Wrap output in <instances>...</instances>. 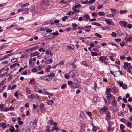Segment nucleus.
Wrapping results in <instances>:
<instances>
[{
    "label": "nucleus",
    "instance_id": "nucleus-1",
    "mask_svg": "<svg viewBox=\"0 0 132 132\" xmlns=\"http://www.w3.org/2000/svg\"><path fill=\"white\" fill-rule=\"evenodd\" d=\"M48 1L47 0L43 1L41 4V6L42 8L44 10L46 9L48 7Z\"/></svg>",
    "mask_w": 132,
    "mask_h": 132
},
{
    "label": "nucleus",
    "instance_id": "nucleus-2",
    "mask_svg": "<svg viewBox=\"0 0 132 132\" xmlns=\"http://www.w3.org/2000/svg\"><path fill=\"white\" fill-rule=\"evenodd\" d=\"M69 75L72 78H75L78 76V74L74 70H72L69 73Z\"/></svg>",
    "mask_w": 132,
    "mask_h": 132
},
{
    "label": "nucleus",
    "instance_id": "nucleus-3",
    "mask_svg": "<svg viewBox=\"0 0 132 132\" xmlns=\"http://www.w3.org/2000/svg\"><path fill=\"white\" fill-rule=\"evenodd\" d=\"M119 24L122 27L125 28H126L127 27V23L125 21H120L119 22Z\"/></svg>",
    "mask_w": 132,
    "mask_h": 132
},
{
    "label": "nucleus",
    "instance_id": "nucleus-4",
    "mask_svg": "<svg viewBox=\"0 0 132 132\" xmlns=\"http://www.w3.org/2000/svg\"><path fill=\"white\" fill-rule=\"evenodd\" d=\"M117 103L116 101H113L111 102L112 105L113 107V110L114 111H117V110L116 106Z\"/></svg>",
    "mask_w": 132,
    "mask_h": 132
},
{
    "label": "nucleus",
    "instance_id": "nucleus-5",
    "mask_svg": "<svg viewBox=\"0 0 132 132\" xmlns=\"http://www.w3.org/2000/svg\"><path fill=\"white\" fill-rule=\"evenodd\" d=\"M40 79L41 80H43L44 79H45L47 81H51L52 80V78L51 79H49L47 78V77L46 76H42L40 77Z\"/></svg>",
    "mask_w": 132,
    "mask_h": 132
},
{
    "label": "nucleus",
    "instance_id": "nucleus-6",
    "mask_svg": "<svg viewBox=\"0 0 132 132\" xmlns=\"http://www.w3.org/2000/svg\"><path fill=\"white\" fill-rule=\"evenodd\" d=\"M80 86L77 83H73L72 86V88H79Z\"/></svg>",
    "mask_w": 132,
    "mask_h": 132
},
{
    "label": "nucleus",
    "instance_id": "nucleus-7",
    "mask_svg": "<svg viewBox=\"0 0 132 132\" xmlns=\"http://www.w3.org/2000/svg\"><path fill=\"white\" fill-rule=\"evenodd\" d=\"M83 17H85V18H84V20L85 21H87L89 20L90 19V17L89 15H84L83 16Z\"/></svg>",
    "mask_w": 132,
    "mask_h": 132
},
{
    "label": "nucleus",
    "instance_id": "nucleus-8",
    "mask_svg": "<svg viewBox=\"0 0 132 132\" xmlns=\"http://www.w3.org/2000/svg\"><path fill=\"white\" fill-rule=\"evenodd\" d=\"M112 89L113 90L112 92L113 93H115L118 92V88L116 87H113L112 88Z\"/></svg>",
    "mask_w": 132,
    "mask_h": 132
},
{
    "label": "nucleus",
    "instance_id": "nucleus-9",
    "mask_svg": "<svg viewBox=\"0 0 132 132\" xmlns=\"http://www.w3.org/2000/svg\"><path fill=\"white\" fill-rule=\"evenodd\" d=\"M111 20L108 19H105V21L106 22V23L107 24L111 25L112 23H113V22L112 21H110Z\"/></svg>",
    "mask_w": 132,
    "mask_h": 132
},
{
    "label": "nucleus",
    "instance_id": "nucleus-10",
    "mask_svg": "<svg viewBox=\"0 0 132 132\" xmlns=\"http://www.w3.org/2000/svg\"><path fill=\"white\" fill-rule=\"evenodd\" d=\"M29 56L26 53H24L22 54L20 57L21 59L23 58H27Z\"/></svg>",
    "mask_w": 132,
    "mask_h": 132
},
{
    "label": "nucleus",
    "instance_id": "nucleus-11",
    "mask_svg": "<svg viewBox=\"0 0 132 132\" xmlns=\"http://www.w3.org/2000/svg\"><path fill=\"white\" fill-rule=\"evenodd\" d=\"M39 53L37 51L35 52H33L31 53L30 55L31 56H34L38 55L39 54Z\"/></svg>",
    "mask_w": 132,
    "mask_h": 132
},
{
    "label": "nucleus",
    "instance_id": "nucleus-12",
    "mask_svg": "<svg viewBox=\"0 0 132 132\" xmlns=\"http://www.w3.org/2000/svg\"><path fill=\"white\" fill-rule=\"evenodd\" d=\"M91 24L92 25H96L99 27H101V24L100 23L97 22H93Z\"/></svg>",
    "mask_w": 132,
    "mask_h": 132
},
{
    "label": "nucleus",
    "instance_id": "nucleus-13",
    "mask_svg": "<svg viewBox=\"0 0 132 132\" xmlns=\"http://www.w3.org/2000/svg\"><path fill=\"white\" fill-rule=\"evenodd\" d=\"M53 101L52 100H48L47 101V103L48 105H52L53 103Z\"/></svg>",
    "mask_w": 132,
    "mask_h": 132
},
{
    "label": "nucleus",
    "instance_id": "nucleus-14",
    "mask_svg": "<svg viewBox=\"0 0 132 132\" xmlns=\"http://www.w3.org/2000/svg\"><path fill=\"white\" fill-rule=\"evenodd\" d=\"M126 125L128 127L130 128H132V124L130 122H127L126 123Z\"/></svg>",
    "mask_w": 132,
    "mask_h": 132
},
{
    "label": "nucleus",
    "instance_id": "nucleus-15",
    "mask_svg": "<svg viewBox=\"0 0 132 132\" xmlns=\"http://www.w3.org/2000/svg\"><path fill=\"white\" fill-rule=\"evenodd\" d=\"M111 89L109 87H106L105 92V94H107V93L110 94L109 93H111Z\"/></svg>",
    "mask_w": 132,
    "mask_h": 132
},
{
    "label": "nucleus",
    "instance_id": "nucleus-16",
    "mask_svg": "<svg viewBox=\"0 0 132 132\" xmlns=\"http://www.w3.org/2000/svg\"><path fill=\"white\" fill-rule=\"evenodd\" d=\"M106 94V98L108 100H110L112 98V95L110 94Z\"/></svg>",
    "mask_w": 132,
    "mask_h": 132
},
{
    "label": "nucleus",
    "instance_id": "nucleus-17",
    "mask_svg": "<svg viewBox=\"0 0 132 132\" xmlns=\"http://www.w3.org/2000/svg\"><path fill=\"white\" fill-rule=\"evenodd\" d=\"M124 64L126 65L127 68H129L131 65V64L130 63H128L127 62H125L124 63Z\"/></svg>",
    "mask_w": 132,
    "mask_h": 132
},
{
    "label": "nucleus",
    "instance_id": "nucleus-18",
    "mask_svg": "<svg viewBox=\"0 0 132 132\" xmlns=\"http://www.w3.org/2000/svg\"><path fill=\"white\" fill-rule=\"evenodd\" d=\"M111 11L112 13H114V14L115 15L116 14V13H118V12L117 11V10L116 9H111Z\"/></svg>",
    "mask_w": 132,
    "mask_h": 132
},
{
    "label": "nucleus",
    "instance_id": "nucleus-19",
    "mask_svg": "<svg viewBox=\"0 0 132 132\" xmlns=\"http://www.w3.org/2000/svg\"><path fill=\"white\" fill-rule=\"evenodd\" d=\"M124 39L127 42H130L132 41V37H129L128 39H127L126 37H125Z\"/></svg>",
    "mask_w": 132,
    "mask_h": 132
},
{
    "label": "nucleus",
    "instance_id": "nucleus-20",
    "mask_svg": "<svg viewBox=\"0 0 132 132\" xmlns=\"http://www.w3.org/2000/svg\"><path fill=\"white\" fill-rule=\"evenodd\" d=\"M90 53L92 56H97L98 55V54L95 52H94L93 51H90Z\"/></svg>",
    "mask_w": 132,
    "mask_h": 132
},
{
    "label": "nucleus",
    "instance_id": "nucleus-21",
    "mask_svg": "<svg viewBox=\"0 0 132 132\" xmlns=\"http://www.w3.org/2000/svg\"><path fill=\"white\" fill-rule=\"evenodd\" d=\"M44 104L43 103H41L40 105V108L42 110L44 111L45 110H44Z\"/></svg>",
    "mask_w": 132,
    "mask_h": 132
},
{
    "label": "nucleus",
    "instance_id": "nucleus-22",
    "mask_svg": "<svg viewBox=\"0 0 132 132\" xmlns=\"http://www.w3.org/2000/svg\"><path fill=\"white\" fill-rule=\"evenodd\" d=\"M97 15L100 16H104L105 15V13L102 12H98Z\"/></svg>",
    "mask_w": 132,
    "mask_h": 132
},
{
    "label": "nucleus",
    "instance_id": "nucleus-23",
    "mask_svg": "<svg viewBox=\"0 0 132 132\" xmlns=\"http://www.w3.org/2000/svg\"><path fill=\"white\" fill-rule=\"evenodd\" d=\"M45 30L44 29L43 27H41L38 28L37 29V32L39 31H44Z\"/></svg>",
    "mask_w": 132,
    "mask_h": 132
},
{
    "label": "nucleus",
    "instance_id": "nucleus-24",
    "mask_svg": "<svg viewBox=\"0 0 132 132\" xmlns=\"http://www.w3.org/2000/svg\"><path fill=\"white\" fill-rule=\"evenodd\" d=\"M108 110V108L105 107L102 109L101 111H102L103 112H107Z\"/></svg>",
    "mask_w": 132,
    "mask_h": 132
},
{
    "label": "nucleus",
    "instance_id": "nucleus-25",
    "mask_svg": "<svg viewBox=\"0 0 132 132\" xmlns=\"http://www.w3.org/2000/svg\"><path fill=\"white\" fill-rule=\"evenodd\" d=\"M95 35L99 38H102V36L98 33H95Z\"/></svg>",
    "mask_w": 132,
    "mask_h": 132
},
{
    "label": "nucleus",
    "instance_id": "nucleus-26",
    "mask_svg": "<svg viewBox=\"0 0 132 132\" xmlns=\"http://www.w3.org/2000/svg\"><path fill=\"white\" fill-rule=\"evenodd\" d=\"M98 127L97 126H93V131H96L97 129H98Z\"/></svg>",
    "mask_w": 132,
    "mask_h": 132
},
{
    "label": "nucleus",
    "instance_id": "nucleus-27",
    "mask_svg": "<svg viewBox=\"0 0 132 132\" xmlns=\"http://www.w3.org/2000/svg\"><path fill=\"white\" fill-rule=\"evenodd\" d=\"M127 11L126 10L125 11L121 10L119 11V13L121 14H122L125 13H127Z\"/></svg>",
    "mask_w": 132,
    "mask_h": 132
},
{
    "label": "nucleus",
    "instance_id": "nucleus-28",
    "mask_svg": "<svg viewBox=\"0 0 132 132\" xmlns=\"http://www.w3.org/2000/svg\"><path fill=\"white\" fill-rule=\"evenodd\" d=\"M35 97V95L33 94L30 95L28 97V98L30 99H32Z\"/></svg>",
    "mask_w": 132,
    "mask_h": 132
},
{
    "label": "nucleus",
    "instance_id": "nucleus-29",
    "mask_svg": "<svg viewBox=\"0 0 132 132\" xmlns=\"http://www.w3.org/2000/svg\"><path fill=\"white\" fill-rule=\"evenodd\" d=\"M117 32H118V33L119 35H122L123 34L122 32L120 29L117 30Z\"/></svg>",
    "mask_w": 132,
    "mask_h": 132
},
{
    "label": "nucleus",
    "instance_id": "nucleus-30",
    "mask_svg": "<svg viewBox=\"0 0 132 132\" xmlns=\"http://www.w3.org/2000/svg\"><path fill=\"white\" fill-rule=\"evenodd\" d=\"M120 129L121 130L125 128V126L122 124H121L120 125Z\"/></svg>",
    "mask_w": 132,
    "mask_h": 132
},
{
    "label": "nucleus",
    "instance_id": "nucleus-31",
    "mask_svg": "<svg viewBox=\"0 0 132 132\" xmlns=\"http://www.w3.org/2000/svg\"><path fill=\"white\" fill-rule=\"evenodd\" d=\"M67 87V86L66 84H63L61 86V88L62 89H64V88H66Z\"/></svg>",
    "mask_w": 132,
    "mask_h": 132
},
{
    "label": "nucleus",
    "instance_id": "nucleus-32",
    "mask_svg": "<svg viewBox=\"0 0 132 132\" xmlns=\"http://www.w3.org/2000/svg\"><path fill=\"white\" fill-rule=\"evenodd\" d=\"M73 83L72 81H69L68 82V85L69 86H70L71 87L72 86V85L73 84Z\"/></svg>",
    "mask_w": 132,
    "mask_h": 132
},
{
    "label": "nucleus",
    "instance_id": "nucleus-33",
    "mask_svg": "<svg viewBox=\"0 0 132 132\" xmlns=\"http://www.w3.org/2000/svg\"><path fill=\"white\" fill-rule=\"evenodd\" d=\"M101 28L103 30H106L109 29V28L107 27H102Z\"/></svg>",
    "mask_w": 132,
    "mask_h": 132
},
{
    "label": "nucleus",
    "instance_id": "nucleus-34",
    "mask_svg": "<svg viewBox=\"0 0 132 132\" xmlns=\"http://www.w3.org/2000/svg\"><path fill=\"white\" fill-rule=\"evenodd\" d=\"M26 92L29 94H30L31 93V91L28 88H26Z\"/></svg>",
    "mask_w": 132,
    "mask_h": 132
},
{
    "label": "nucleus",
    "instance_id": "nucleus-35",
    "mask_svg": "<svg viewBox=\"0 0 132 132\" xmlns=\"http://www.w3.org/2000/svg\"><path fill=\"white\" fill-rule=\"evenodd\" d=\"M29 5V3H26L25 4H24L23 5H22L21 6V8H23L26 7V6H28Z\"/></svg>",
    "mask_w": 132,
    "mask_h": 132
},
{
    "label": "nucleus",
    "instance_id": "nucleus-36",
    "mask_svg": "<svg viewBox=\"0 0 132 132\" xmlns=\"http://www.w3.org/2000/svg\"><path fill=\"white\" fill-rule=\"evenodd\" d=\"M125 114L124 112H120L118 113V116H123Z\"/></svg>",
    "mask_w": 132,
    "mask_h": 132
},
{
    "label": "nucleus",
    "instance_id": "nucleus-37",
    "mask_svg": "<svg viewBox=\"0 0 132 132\" xmlns=\"http://www.w3.org/2000/svg\"><path fill=\"white\" fill-rule=\"evenodd\" d=\"M14 96L17 98H18V91H16L14 94Z\"/></svg>",
    "mask_w": 132,
    "mask_h": 132
},
{
    "label": "nucleus",
    "instance_id": "nucleus-38",
    "mask_svg": "<svg viewBox=\"0 0 132 132\" xmlns=\"http://www.w3.org/2000/svg\"><path fill=\"white\" fill-rule=\"evenodd\" d=\"M46 94L48 95V97L49 98H50L51 96L53 95V94L51 93H50L47 92Z\"/></svg>",
    "mask_w": 132,
    "mask_h": 132
},
{
    "label": "nucleus",
    "instance_id": "nucleus-39",
    "mask_svg": "<svg viewBox=\"0 0 132 132\" xmlns=\"http://www.w3.org/2000/svg\"><path fill=\"white\" fill-rule=\"evenodd\" d=\"M104 57V56H101L100 57L98 58L99 59V61L102 62H103L104 61V60L102 58V57Z\"/></svg>",
    "mask_w": 132,
    "mask_h": 132
},
{
    "label": "nucleus",
    "instance_id": "nucleus-40",
    "mask_svg": "<svg viewBox=\"0 0 132 132\" xmlns=\"http://www.w3.org/2000/svg\"><path fill=\"white\" fill-rule=\"evenodd\" d=\"M32 13H33L32 16L33 18H34V16L36 15V14L35 13V11L34 10L32 11Z\"/></svg>",
    "mask_w": 132,
    "mask_h": 132
},
{
    "label": "nucleus",
    "instance_id": "nucleus-41",
    "mask_svg": "<svg viewBox=\"0 0 132 132\" xmlns=\"http://www.w3.org/2000/svg\"><path fill=\"white\" fill-rule=\"evenodd\" d=\"M52 34L53 36L57 35L59 34L57 31H56L55 32H53L52 33Z\"/></svg>",
    "mask_w": 132,
    "mask_h": 132
},
{
    "label": "nucleus",
    "instance_id": "nucleus-42",
    "mask_svg": "<svg viewBox=\"0 0 132 132\" xmlns=\"http://www.w3.org/2000/svg\"><path fill=\"white\" fill-rule=\"evenodd\" d=\"M123 89H126L127 88V85L126 84H124L122 87Z\"/></svg>",
    "mask_w": 132,
    "mask_h": 132
},
{
    "label": "nucleus",
    "instance_id": "nucleus-43",
    "mask_svg": "<svg viewBox=\"0 0 132 132\" xmlns=\"http://www.w3.org/2000/svg\"><path fill=\"white\" fill-rule=\"evenodd\" d=\"M116 34L114 32H112L111 34L112 36L113 37H116Z\"/></svg>",
    "mask_w": 132,
    "mask_h": 132
},
{
    "label": "nucleus",
    "instance_id": "nucleus-44",
    "mask_svg": "<svg viewBox=\"0 0 132 132\" xmlns=\"http://www.w3.org/2000/svg\"><path fill=\"white\" fill-rule=\"evenodd\" d=\"M38 50L40 52L43 51V52H45L46 51L43 48H41L39 49Z\"/></svg>",
    "mask_w": 132,
    "mask_h": 132
},
{
    "label": "nucleus",
    "instance_id": "nucleus-45",
    "mask_svg": "<svg viewBox=\"0 0 132 132\" xmlns=\"http://www.w3.org/2000/svg\"><path fill=\"white\" fill-rule=\"evenodd\" d=\"M83 65H84L85 67H88V65L87 64V62L85 61H83Z\"/></svg>",
    "mask_w": 132,
    "mask_h": 132
},
{
    "label": "nucleus",
    "instance_id": "nucleus-46",
    "mask_svg": "<svg viewBox=\"0 0 132 132\" xmlns=\"http://www.w3.org/2000/svg\"><path fill=\"white\" fill-rule=\"evenodd\" d=\"M95 7L94 6H90L89 8L90 10H94L95 9Z\"/></svg>",
    "mask_w": 132,
    "mask_h": 132
},
{
    "label": "nucleus",
    "instance_id": "nucleus-47",
    "mask_svg": "<svg viewBox=\"0 0 132 132\" xmlns=\"http://www.w3.org/2000/svg\"><path fill=\"white\" fill-rule=\"evenodd\" d=\"M64 62L62 61H60L58 64V65H63Z\"/></svg>",
    "mask_w": 132,
    "mask_h": 132
},
{
    "label": "nucleus",
    "instance_id": "nucleus-48",
    "mask_svg": "<svg viewBox=\"0 0 132 132\" xmlns=\"http://www.w3.org/2000/svg\"><path fill=\"white\" fill-rule=\"evenodd\" d=\"M14 129L13 127H11L10 128V130L11 132H13L14 131Z\"/></svg>",
    "mask_w": 132,
    "mask_h": 132
},
{
    "label": "nucleus",
    "instance_id": "nucleus-49",
    "mask_svg": "<svg viewBox=\"0 0 132 132\" xmlns=\"http://www.w3.org/2000/svg\"><path fill=\"white\" fill-rule=\"evenodd\" d=\"M68 18V16H65L62 18V20L63 21H65Z\"/></svg>",
    "mask_w": 132,
    "mask_h": 132
},
{
    "label": "nucleus",
    "instance_id": "nucleus-50",
    "mask_svg": "<svg viewBox=\"0 0 132 132\" xmlns=\"http://www.w3.org/2000/svg\"><path fill=\"white\" fill-rule=\"evenodd\" d=\"M27 70H26L23 72H22L21 73V75H27Z\"/></svg>",
    "mask_w": 132,
    "mask_h": 132
},
{
    "label": "nucleus",
    "instance_id": "nucleus-51",
    "mask_svg": "<svg viewBox=\"0 0 132 132\" xmlns=\"http://www.w3.org/2000/svg\"><path fill=\"white\" fill-rule=\"evenodd\" d=\"M81 6V5L80 4H78L76 5H75V9H77L80 7Z\"/></svg>",
    "mask_w": 132,
    "mask_h": 132
},
{
    "label": "nucleus",
    "instance_id": "nucleus-52",
    "mask_svg": "<svg viewBox=\"0 0 132 132\" xmlns=\"http://www.w3.org/2000/svg\"><path fill=\"white\" fill-rule=\"evenodd\" d=\"M51 68V66L48 67L46 69V70L47 72H50V70Z\"/></svg>",
    "mask_w": 132,
    "mask_h": 132
},
{
    "label": "nucleus",
    "instance_id": "nucleus-53",
    "mask_svg": "<svg viewBox=\"0 0 132 132\" xmlns=\"http://www.w3.org/2000/svg\"><path fill=\"white\" fill-rule=\"evenodd\" d=\"M121 40V39L120 38H118L117 39H115L114 40L116 42H120Z\"/></svg>",
    "mask_w": 132,
    "mask_h": 132
},
{
    "label": "nucleus",
    "instance_id": "nucleus-54",
    "mask_svg": "<svg viewBox=\"0 0 132 132\" xmlns=\"http://www.w3.org/2000/svg\"><path fill=\"white\" fill-rule=\"evenodd\" d=\"M128 106L129 109L130 111V112H131L132 111V108L131 107V106L129 105H128Z\"/></svg>",
    "mask_w": 132,
    "mask_h": 132
},
{
    "label": "nucleus",
    "instance_id": "nucleus-55",
    "mask_svg": "<svg viewBox=\"0 0 132 132\" xmlns=\"http://www.w3.org/2000/svg\"><path fill=\"white\" fill-rule=\"evenodd\" d=\"M115 16V14H109L108 15H107L106 16L109 17H111L112 16Z\"/></svg>",
    "mask_w": 132,
    "mask_h": 132
},
{
    "label": "nucleus",
    "instance_id": "nucleus-56",
    "mask_svg": "<svg viewBox=\"0 0 132 132\" xmlns=\"http://www.w3.org/2000/svg\"><path fill=\"white\" fill-rule=\"evenodd\" d=\"M17 61L16 59V58H14L13 59H12L11 60V62H12V63H14L16 61Z\"/></svg>",
    "mask_w": 132,
    "mask_h": 132
},
{
    "label": "nucleus",
    "instance_id": "nucleus-57",
    "mask_svg": "<svg viewBox=\"0 0 132 132\" xmlns=\"http://www.w3.org/2000/svg\"><path fill=\"white\" fill-rule=\"evenodd\" d=\"M132 27V24H129L127 26V27L128 28L130 29Z\"/></svg>",
    "mask_w": 132,
    "mask_h": 132
},
{
    "label": "nucleus",
    "instance_id": "nucleus-58",
    "mask_svg": "<svg viewBox=\"0 0 132 132\" xmlns=\"http://www.w3.org/2000/svg\"><path fill=\"white\" fill-rule=\"evenodd\" d=\"M126 58L125 56H120V59L121 60H123L125 59Z\"/></svg>",
    "mask_w": 132,
    "mask_h": 132
},
{
    "label": "nucleus",
    "instance_id": "nucleus-59",
    "mask_svg": "<svg viewBox=\"0 0 132 132\" xmlns=\"http://www.w3.org/2000/svg\"><path fill=\"white\" fill-rule=\"evenodd\" d=\"M6 125L4 123H2V127L3 128H4L6 127Z\"/></svg>",
    "mask_w": 132,
    "mask_h": 132
},
{
    "label": "nucleus",
    "instance_id": "nucleus-60",
    "mask_svg": "<svg viewBox=\"0 0 132 132\" xmlns=\"http://www.w3.org/2000/svg\"><path fill=\"white\" fill-rule=\"evenodd\" d=\"M78 25H77V24H76L75 23H72V27H78Z\"/></svg>",
    "mask_w": 132,
    "mask_h": 132
},
{
    "label": "nucleus",
    "instance_id": "nucleus-61",
    "mask_svg": "<svg viewBox=\"0 0 132 132\" xmlns=\"http://www.w3.org/2000/svg\"><path fill=\"white\" fill-rule=\"evenodd\" d=\"M90 1H89V4H92L94 2L95 0H89Z\"/></svg>",
    "mask_w": 132,
    "mask_h": 132
},
{
    "label": "nucleus",
    "instance_id": "nucleus-62",
    "mask_svg": "<svg viewBox=\"0 0 132 132\" xmlns=\"http://www.w3.org/2000/svg\"><path fill=\"white\" fill-rule=\"evenodd\" d=\"M71 65H72V67L73 68V69H75L77 67L76 65L74 63H72L71 64Z\"/></svg>",
    "mask_w": 132,
    "mask_h": 132
},
{
    "label": "nucleus",
    "instance_id": "nucleus-63",
    "mask_svg": "<svg viewBox=\"0 0 132 132\" xmlns=\"http://www.w3.org/2000/svg\"><path fill=\"white\" fill-rule=\"evenodd\" d=\"M16 64H13V65H11L10 67V68L11 69H12L13 68H14L15 67V66H16Z\"/></svg>",
    "mask_w": 132,
    "mask_h": 132
},
{
    "label": "nucleus",
    "instance_id": "nucleus-64",
    "mask_svg": "<svg viewBox=\"0 0 132 132\" xmlns=\"http://www.w3.org/2000/svg\"><path fill=\"white\" fill-rule=\"evenodd\" d=\"M106 117L107 118H109L110 116V112H108L106 113Z\"/></svg>",
    "mask_w": 132,
    "mask_h": 132
}]
</instances>
